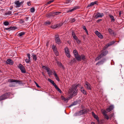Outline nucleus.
I'll use <instances>...</instances> for the list:
<instances>
[{
  "instance_id": "obj_22",
  "label": "nucleus",
  "mask_w": 124,
  "mask_h": 124,
  "mask_svg": "<svg viewBox=\"0 0 124 124\" xmlns=\"http://www.w3.org/2000/svg\"><path fill=\"white\" fill-rule=\"evenodd\" d=\"M57 64L60 67L62 68L63 69H64V66L62 65V63L59 61L57 62Z\"/></svg>"
},
{
  "instance_id": "obj_58",
  "label": "nucleus",
  "mask_w": 124,
  "mask_h": 124,
  "mask_svg": "<svg viewBox=\"0 0 124 124\" xmlns=\"http://www.w3.org/2000/svg\"><path fill=\"white\" fill-rule=\"evenodd\" d=\"M47 67H47L46 66H44V65H43L42 66V68H43V69H45V70H46V68H47Z\"/></svg>"
},
{
  "instance_id": "obj_61",
  "label": "nucleus",
  "mask_w": 124,
  "mask_h": 124,
  "mask_svg": "<svg viewBox=\"0 0 124 124\" xmlns=\"http://www.w3.org/2000/svg\"><path fill=\"white\" fill-rule=\"evenodd\" d=\"M122 86V87L124 88V82H123L121 83Z\"/></svg>"
},
{
  "instance_id": "obj_42",
  "label": "nucleus",
  "mask_w": 124,
  "mask_h": 124,
  "mask_svg": "<svg viewBox=\"0 0 124 124\" xmlns=\"http://www.w3.org/2000/svg\"><path fill=\"white\" fill-rule=\"evenodd\" d=\"M54 0H50L49 1H48V2H47V4H46L45 5H47L48 4H49L50 3L53 2L54 1Z\"/></svg>"
},
{
  "instance_id": "obj_57",
  "label": "nucleus",
  "mask_w": 124,
  "mask_h": 124,
  "mask_svg": "<svg viewBox=\"0 0 124 124\" xmlns=\"http://www.w3.org/2000/svg\"><path fill=\"white\" fill-rule=\"evenodd\" d=\"M29 19V17H26L24 18L25 20L26 21H28Z\"/></svg>"
},
{
  "instance_id": "obj_54",
  "label": "nucleus",
  "mask_w": 124,
  "mask_h": 124,
  "mask_svg": "<svg viewBox=\"0 0 124 124\" xmlns=\"http://www.w3.org/2000/svg\"><path fill=\"white\" fill-rule=\"evenodd\" d=\"M105 117L107 120H108L109 119V117L107 115H105V116H104Z\"/></svg>"
},
{
  "instance_id": "obj_16",
  "label": "nucleus",
  "mask_w": 124,
  "mask_h": 124,
  "mask_svg": "<svg viewBox=\"0 0 124 124\" xmlns=\"http://www.w3.org/2000/svg\"><path fill=\"white\" fill-rule=\"evenodd\" d=\"M45 70L47 72L49 76L52 75V72L50 70V69L48 67L47 68H46Z\"/></svg>"
},
{
  "instance_id": "obj_44",
  "label": "nucleus",
  "mask_w": 124,
  "mask_h": 124,
  "mask_svg": "<svg viewBox=\"0 0 124 124\" xmlns=\"http://www.w3.org/2000/svg\"><path fill=\"white\" fill-rule=\"evenodd\" d=\"M52 49L54 52L57 50L55 46H53Z\"/></svg>"
},
{
  "instance_id": "obj_48",
  "label": "nucleus",
  "mask_w": 124,
  "mask_h": 124,
  "mask_svg": "<svg viewBox=\"0 0 124 124\" xmlns=\"http://www.w3.org/2000/svg\"><path fill=\"white\" fill-rule=\"evenodd\" d=\"M53 15L49 13L48 14L47 16V17H50L51 16H53Z\"/></svg>"
},
{
  "instance_id": "obj_37",
  "label": "nucleus",
  "mask_w": 124,
  "mask_h": 124,
  "mask_svg": "<svg viewBox=\"0 0 124 124\" xmlns=\"http://www.w3.org/2000/svg\"><path fill=\"white\" fill-rule=\"evenodd\" d=\"M25 61L27 63H29L31 62V60L27 59L25 60Z\"/></svg>"
},
{
  "instance_id": "obj_27",
  "label": "nucleus",
  "mask_w": 124,
  "mask_h": 124,
  "mask_svg": "<svg viewBox=\"0 0 124 124\" xmlns=\"http://www.w3.org/2000/svg\"><path fill=\"white\" fill-rule=\"evenodd\" d=\"M80 56L81 58V60H82L84 61H85V57L84 55L83 54H82Z\"/></svg>"
},
{
  "instance_id": "obj_24",
  "label": "nucleus",
  "mask_w": 124,
  "mask_h": 124,
  "mask_svg": "<svg viewBox=\"0 0 124 124\" xmlns=\"http://www.w3.org/2000/svg\"><path fill=\"white\" fill-rule=\"evenodd\" d=\"M32 58L33 60L35 61H36L37 60V55H35L34 54H32Z\"/></svg>"
},
{
  "instance_id": "obj_30",
  "label": "nucleus",
  "mask_w": 124,
  "mask_h": 124,
  "mask_svg": "<svg viewBox=\"0 0 124 124\" xmlns=\"http://www.w3.org/2000/svg\"><path fill=\"white\" fill-rule=\"evenodd\" d=\"M84 114L87 113L89 111V110L87 109H84L82 110Z\"/></svg>"
},
{
  "instance_id": "obj_34",
  "label": "nucleus",
  "mask_w": 124,
  "mask_h": 124,
  "mask_svg": "<svg viewBox=\"0 0 124 124\" xmlns=\"http://www.w3.org/2000/svg\"><path fill=\"white\" fill-rule=\"evenodd\" d=\"M11 14L12 12L11 11H9L5 13V15L6 16H7V15H11Z\"/></svg>"
},
{
  "instance_id": "obj_2",
  "label": "nucleus",
  "mask_w": 124,
  "mask_h": 124,
  "mask_svg": "<svg viewBox=\"0 0 124 124\" xmlns=\"http://www.w3.org/2000/svg\"><path fill=\"white\" fill-rule=\"evenodd\" d=\"M78 85H75L73 86H72V87L70 89H69V91L70 93H72L73 94L71 95V96L70 97L72 96L73 95L74 96L76 95L77 94V91L78 90L77 88Z\"/></svg>"
},
{
  "instance_id": "obj_62",
  "label": "nucleus",
  "mask_w": 124,
  "mask_h": 124,
  "mask_svg": "<svg viewBox=\"0 0 124 124\" xmlns=\"http://www.w3.org/2000/svg\"><path fill=\"white\" fill-rule=\"evenodd\" d=\"M56 80H57L58 81H60V80L59 79V78H58V76H57V77H55Z\"/></svg>"
},
{
  "instance_id": "obj_47",
  "label": "nucleus",
  "mask_w": 124,
  "mask_h": 124,
  "mask_svg": "<svg viewBox=\"0 0 124 124\" xmlns=\"http://www.w3.org/2000/svg\"><path fill=\"white\" fill-rule=\"evenodd\" d=\"M12 27H9L8 28H5V30H8V31H10V30H12L11 29Z\"/></svg>"
},
{
  "instance_id": "obj_63",
  "label": "nucleus",
  "mask_w": 124,
  "mask_h": 124,
  "mask_svg": "<svg viewBox=\"0 0 124 124\" xmlns=\"http://www.w3.org/2000/svg\"><path fill=\"white\" fill-rule=\"evenodd\" d=\"M17 28L16 27H12L11 29L12 30H15Z\"/></svg>"
},
{
  "instance_id": "obj_4",
  "label": "nucleus",
  "mask_w": 124,
  "mask_h": 124,
  "mask_svg": "<svg viewBox=\"0 0 124 124\" xmlns=\"http://www.w3.org/2000/svg\"><path fill=\"white\" fill-rule=\"evenodd\" d=\"M73 53L74 56L77 60L80 61L81 58L80 56L78 54L77 51L76 50H73Z\"/></svg>"
},
{
  "instance_id": "obj_13",
  "label": "nucleus",
  "mask_w": 124,
  "mask_h": 124,
  "mask_svg": "<svg viewBox=\"0 0 124 124\" xmlns=\"http://www.w3.org/2000/svg\"><path fill=\"white\" fill-rule=\"evenodd\" d=\"M95 34L100 38L102 39L103 38V36L100 32L97 31H95Z\"/></svg>"
},
{
  "instance_id": "obj_6",
  "label": "nucleus",
  "mask_w": 124,
  "mask_h": 124,
  "mask_svg": "<svg viewBox=\"0 0 124 124\" xmlns=\"http://www.w3.org/2000/svg\"><path fill=\"white\" fill-rule=\"evenodd\" d=\"M65 53L67 56L69 58L70 57V50L68 47H66L64 49Z\"/></svg>"
},
{
  "instance_id": "obj_53",
  "label": "nucleus",
  "mask_w": 124,
  "mask_h": 124,
  "mask_svg": "<svg viewBox=\"0 0 124 124\" xmlns=\"http://www.w3.org/2000/svg\"><path fill=\"white\" fill-rule=\"evenodd\" d=\"M51 27L53 29H55L56 28V27L55 25H52L51 26Z\"/></svg>"
},
{
  "instance_id": "obj_10",
  "label": "nucleus",
  "mask_w": 124,
  "mask_h": 124,
  "mask_svg": "<svg viewBox=\"0 0 124 124\" xmlns=\"http://www.w3.org/2000/svg\"><path fill=\"white\" fill-rule=\"evenodd\" d=\"M115 41H111L108 43L107 44L104 46L105 49H107L109 46H111L115 42Z\"/></svg>"
},
{
  "instance_id": "obj_9",
  "label": "nucleus",
  "mask_w": 124,
  "mask_h": 124,
  "mask_svg": "<svg viewBox=\"0 0 124 124\" xmlns=\"http://www.w3.org/2000/svg\"><path fill=\"white\" fill-rule=\"evenodd\" d=\"M106 59L105 58H103L101 60L99 61L98 62L96 63V65L99 66L100 65L102 64L106 61Z\"/></svg>"
},
{
  "instance_id": "obj_7",
  "label": "nucleus",
  "mask_w": 124,
  "mask_h": 124,
  "mask_svg": "<svg viewBox=\"0 0 124 124\" xmlns=\"http://www.w3.org/2000/svg\"><path fill=\"white\" fill-rule=\"evenodd\" d=\"M8 82L10 83L16 82V83H18L19 84L22 83V81H21L18 80L13 79H9L8 80Z\"/></svg>"
},
{
  "instance_id": "obj_51",
  "label": "nucleus",
  "mask_w": 124,
  "mask_h": 124,
  "mask_svg": "<svg viewBox=\"0 0 124 124\" xmlns=\"http://www.w3.org/2000/svg\"><path fill=\"white\" fill-rule=\"evenodd\" d=\"M34 83H35V84H36V86L37 87H38V88H41V87L39 86V85L35 81H34Z\"/></svg>"
},
{
  "instance_id": "obj_17",
  "label": "nucleus",
  "mask_w": 124,
  "mask_h": 124,
  "mask_svg": "<svg viewBox=\"0 0 124 124\" xmlns=\"http://www.w3.org/2000/svg\"><path fill=\"white\" fill-rule=\"evenodd\" d=\"M97 2H98L97 1H95L93 2H91L90 3V4L88 5H87L86 8H88L89 7L93 6L95 4H96Z\"/></svg>"
},
{
  "instance_id": "obj_43",
  "label": "nucleus",
  "mask_w": 124,
  "mask_h": 124,
  "mask_svg": "<svg viewBox=\"0 0 124 124\" xmlns=\"http://www.w3.org/2000/svg\"><path fill=\"white\" fill-rule=\"evenodd\" d=\"M35 10L34 7H32L31 8V12H34Z\"/></svg>"
},
{
  "instance_id": "obj_41",
  "label": "nucleus",
  "mask_w": 124,
  "mask_h": 124,
  "mask_svg": "<svg viewBox=\"0 0 124 124\" xmlns=\"http://www.w3.org/2000/svg\"><path fill=\"white\" fill-rule=\"evenodd\" d=\"M76 20L75 18H71L70 20V22L71 23H73L75 22Z\"/></svg>"
},
{
  "instance_id": "obj_8",
  "label": "nucleus",
  "mask_w": 124,
  "mask_h": 124,
  "mask_svg": "<svg viewBox=\"0 0 124 124\" xmlns=\"http://www.w3.org/2000/svg\"><path fill=\"white\" fill-rule=\"evenodd\" d=\"M85 86L88 90H91L92 89V86L88 82H86L85 83Z\"/></svg>"
},
{
  "instance_id": "obj_40",
  "label": "nucleus",
  "mask_w": 124,
  "mask_h": 124,
  "mask_svg": "<svg viewBox=\"0 0 124 124\" xmlns=\"http://www.w3.org/2000/svg\"><path fill=\"white\" fill-rule=\"evenodd\" d=\"M62 25V23H59L58 24L55 25L56 27V28L59 27L61 26Z\"/></svg>"
},
{
  "instance_id": "obj_20",
  "label": "nucleus",
  "mask_w": 124,
  "mask_h": 124,
  "mask_svg": "<svg viewBox=\"0 0 124 124\" xmlns=\"http://www.w3.org/2000/svg\"><path fill=\"white\" fill-rule=\"evenodd\" d=\"M114 108V107L113 105L109 106L108 108H107L106 110L108 112H109L112 110Z\"/></svg>"
},
{
  "instance_id": "obj_60",
  "label": "nucleus",
  "mask_w": 124,
  "mask_h": 124,
  "mask_svg": "<svg viewBox=\"0 0 124 124\" xmlns=\"http://www.w3.org/2000/svg\"><path fill=\"white\" fill-rule=\"evenodd\" d=\"M102 21V20L101 19H99L98 20H97L96 21V22L98 23H99L101 21Z\"/></svg>"
},
{
  "instance_id": "obj_56",
  "label": "nucleus",
  "mask_w": 124,
  "mask_h": 124,
  "mask_svg": "<svg viewBox=\"0 0 124 124\" xmlns=\"http://www.w3.org/2000/svg\"><path fill=\"white\" fill-rule=\"evenodd\" d=\"M20 22L21 23H24V21L23 19H21L20 20Z\"/></svg>"
},
{
  "instance_id": "obj_38",
  "label": "nucleus",
  "mask_w": 124,
  "mask_h": 124,
  "mask_svg": "<svg viewBox=\"0 0 124 124\" xmlns=\"http://www.w3.org/2000/svg\"><path fill=\"white\" fill-rule=\"evenodd\" d=\"M61 98L62 100H63L64 101H66L68 100L67 98H65L63 96H61Z\"/></svg>"
},
{
  "instance_id": "obj_12",
  "label": "nucleus",
  "mask_w": 124,
  "mask_h": 124,
  "mask_svg": "<svg viewBox=\"0 0 124 124\" xmlns=\"http://www.w3.org/2000/svg\"><path fill=\"white\" fill-rule=\"evenodd\" d=\"M84 113L82 110H80V111L75 113L74 116H80L84 114Z\"/></svg>"
},
{
  "instance_id": "obj_19",
  "label": "nucleus",
  "mask_w": 124,
  "mask_h": 124,
  "mask_svg": "<svg viewBox=\"0 0 124 124\" xmlns=\"http://www.w3.org/2000/svg\"><path fill=\"white\" fill-rule=\"evenodd\" d=\"M79 7L77 6H75L73 7V8L70 10H69L67 12H71L73 11H74V10L77 9H78L79 8Z\"/></svg>"
},
{
  "instance_id": "obj_15",
  "label": "nucleus",
  "mask_w": 124,
  "mask_h": 124,
  "mask_svg": "<svg viewBox=\"0 0 124 124\" xmlns=\"http://www.w3.org/2000/svg\"><path fill=\"white\" fill-rule=\"evenodd\" d=\"M6 63L8 64L13 65V61L10 59H8L6 61Z\"/></svg>"
},
{
  "instance_id": "obj_50",
  "label": "nucleus",
  "mask_w": 124,
  "mask_h": 124,
  "mask_svg": "<svg viewBox=\"0 0 124 124\" xmlns=\"http://www.w3.org/2000/svg\"><path fill=\"white\" fill-rule=\"evenodd\" d=\"M60 13L59 12H54L53 13V14H54V15H57L59 14Z\"/></svg>"
},
{
  "instance_id": "obj_25",
  "label": "nucleus",
  "mask_w": 124,
  "mask_h": 124,
  "mask_svg": "<svg viewBox=\"0 0 124 124\" xmlns=\"http://www.w3.org/2000/svg\"><path fill=\"white\" fill-rule=\"evenodd\" d=\"M48 80L51 83L54 87L56 85V84L54 83V81L50 79L49 78L48 79Z\"/></svg>"
},
{
  "instance_id": "obj_35",
  "label": "nucleus",
  "mask_w": 124,
  "mask_h": 124,
  "mask_svg": "<svg viewBox=\"0 0 124 124\" xmlns=\"http://www.w3.org/2000/svg\"><path fill=\"white\" fill-rule=\"evenodd\" d=\"M74 39L76 41L77 43H78V44H79L80 43V41L78 39V37Z\"/></svg>"
},
{
  "instance_id": "obj_14",
  "label": "nucleus",
  "mask_w": 124,
  "mask_h": 124,
  "mask_svg": "<svg viewBox=\"0 0 124 124\" xmlns=\"http://www.w3.org/2000/svg\"><path fill=\"white\" fill-rule=\"evenodd\" d=\"M103 16L102 13L97 12L96 15L95 16V17L96 19H97L99 18L102 17Z\"/></svg>"
},
{
  "instance_id": "obj_1",
  "label": "nucleus",
  "mask_w": 124,
  "mask_h": 124,
  "mask_svg": "<svg viewBox=\"0 0 124 124\" xmlns=\"http://www.w3.org/2000/svg\"><path fill=\"white\" fill-rule=\"evenodd\" d=\"M106 49H105L104 47L103 50L101 51V54L96 58L95 61L100 59L103 57L105 56L108 53V51L107 50H105Z\"/></svg>"
},
{
  "instance_id": "obj_3",
  "label": "nucleus",
  "mask_w": 124,
  "mask_h": 124,
  "mask_svg": "<svg viewBox=\"0 0 124 124\" xmlns=\"http://www.w3.org/2000/svg\"><path fill=\"white\" fill-rule=\"evenodd\" d=\"M10 95V93L9 92L4 93L0 96V101L8 98L9 97Z\"/></svg>"
},
{
  "instance_id": "obj_11",
  "label": "nucleus",
  "mask_w": 124,
  "mask_h": 124,
  "mask_svg": "<svg viewBox=\"0 0 124 124\" xmlns=\"http://www.w3.org/2000/svg\"><path fill=\"white\" fill-rule=\"evenodd\" d=\"M55 40L56 42L58 44H60L61 43V40L58 35H55Z\"/></svg>"
},
{
  "instance_id": "obj_33",
  "label": "nucleus",
  "mask_w": 124,
  "mask_h": 124,
  "mask_svg": "<svg viewBox=\"0 0 124 124\" xmlns=\"http://www.w3.org/2000/svg\"><path fill=\"white\" fill-rule=\"evenodd\" d=\"M109 16L111 19V21L114 22L115 21V20L114 16H112V15H109Z\"/></svg>"
},
{
  "instance_id": "obj_36",
  "label": "nucleus",
  "mask_w": 124,
  "mask_h": 124,
  "mask_svg": "<svg viewBox=\"0 0 124 124\" xmlns=\"http://www.w3.org/2000/svg\"><path fill=\"white\" fill-rule=\"evenodd\" d=\"M51 22L49 21H46L45 22V24L47 25H49L51 23Z\"/></svg>"
},
{
  "instance_id": "obj_31",
  "label": "nucleus",
  "mask_w": 124,
  "mask_h": 124,
  "mask_svg": "<svg viewBox=\"0 0 124 124\" xmlns=\"http://www.w3.org/2000/svg\"><path fill=\"white\" fill-rule=\"evenodd\" d=\"M54 87L60 93H62V92L61 91V90L59 89V88L58 87L57 85L55 86Z\"/></svg>"
},
{
  "instance_id": "obj_64",
  "label": "nucleus",
  "mask_w": 124,
  "mask_h": 124,
  "mask_svg": "<svg viewBox=\"0 0 124 124\" xmlns=\"http://www.w3.org/2000/svg\"><path fill=\"white\" fill-rule=\"evenodd\" d=\"M93 117L97 120V119L98 118V116L96 115H95V116H94Z\"/></svg>"
},
{
  "instance_id": "obj_21",
  "label": "nucleus",
  "mask_w": 124,
  "mask_h": 124,
  "mask_svg": "<svg viewBox=\"0 0 124 124\" xmlns=\"http://www.w3.org/2000/svg\"><path fill=\"white\" fill-rule=\"evenodd\" d=\"M108 31L109 33V34L111 35H114L115 34V32L113 31L111 28L108 29Z\"/></svg>"
},
{
  "instance_id": "obj_49",
  "label": "nucleus",
  "mask_w": 124,
  "mask_h": 124,
  "mask_svg": "<svg viewBox=\"0 0 124 124\" xmlns=\"http://www.w3.org/2000/svg\"><path fill=\"white\" fill-rule=\"evenodd\" d=\"M54 52V53L55 55L57 56H58L59 55V53L56 50V51H55Z\"/></svg>"
},
{
  "instance_id": "obj_18",
  "label": "nucleus",
  "mask_w": 124,
  "mask_h": 124,
  "mask_svg": "<svg viewBox=\"0 0 124 124\" xmlns=\"http://www.w3.org/2000/svg\"><path fill=\"white\" fill-rule=\"evenodd\" d=\"M81 91L85 95L87 94V92L84 89L83 87L81 88Z\"/></svg>"
},
{
  "instance_id": "obj_59",
  "label": "nucleus",
  "mask_w": 124,
  "mask_h": 124,
  "mask_svg": "<svg viewBox=\"0 0 124 124\" xmlns=\"http://www.w3.org/2000/svg\"><path fill=\"white\" fill-rule=\"evenodd\" d=\"M27 4L28 6H30L31 5V1H29L27 2Z\"/></svg>"
},
{
  "instance_id": "obj_55",
  "label": "nucleus",
  "mask_w": 124,
  "mask_h": 124,
  "mask_svg": "<svg viewBox=\"0 0 124 124\" xmlns=\"http://www.w3.org/2000/svg\"><path fill=\"white\" fill-rule=\"evenodd\" d=\"M71 0H66V4H68L69 3H70Z\"/></svg>"
},
{
  "instance_id": "obj_32",
  "label": "nucleus",
  "mask_w": 124,
  "mask_h": 124,
  "mask_svg": "<svg viewBox=\"0 0 124 124\" xmlns=\"http://www.w3.org/2000/svg\"><path fill=\"white\" fill-rule=\"evenodd\" d=\"M77 101H75L73 103L71 104L69 106V107L70 108L72 106H73L74 105H76L77 104Z\"/></svg>"
},
{
  "instance_id": "obj_28",
  "label": "nucleus",
  "mask_w": 124,
  "mask_h": 124,
  "mask_svg": "<svg viewBox=\"0 0 124 124\" xmlns=\"http://www.w3.org/2000/svg\"><path fill=\"white\" fill-rule=\"evenodd\" d=\"M25 33L24 32H21L18 34L17 36L19 37H21L25 34Z\"/></svg>"
},
{
  "instance_id": "obj_29",
  "label": "nucleus",
  "mask_w": 124,
  "mask_h": 124,
  "mask_svg": "<svg viewBox=\"0 0 124 124\" xmlns=\"http://www.w3.org/2000/svg\"><path fill=\"white\" fill-rule=\"evenodd\" d=\"M71 34L74 39L76 38H77V37L76 36L75 33L73 31H72Z\"/></svg>"
},
{
  "instance_id": "obj_5",
  "label": "nucleus",
  "mask_w": 124,
  "mask_h": 124,
  "mask_svg": "<svg viewBox=\"0 0 124 124\" xmlns=\"http://www.w3.org/2000/svg\"><path fill=\"white\" fill-rule=\"evenodd\" d=\"M17 66L20 70L22 73H25L26 72V71L24 67L21 64H20Z\"/></svg>"
},
{
  "instance_id": "obj_45",
  "label": "nucleus",
  "mask_w": 124,
  "mask_h": 124,
  "mask_svg": "<svg viewBox=\"0 0 124 124\" xmlns=\"http://www.w3.org/2000/svg\"><path fill=\"white\" fill-rule=\"evenodd\" d=\"M15 86V84L13 83L10 84L9 85V86L10 87H14Z\"/></svg>"
},
{
  "instance_id": "obj_23",
  "label": "nucleus",
  "mask_w": 124,
  "mask_h": 124,
  "mask_svg": "<svg viewBox=\"0 0 124 124\" xmlns=\"http://www.w3.org/2000/svg\"><path fill=\"white\" fill-rule=\"evenodd\" d=\"M15 4L16 5V7L18 8L20 7L21 6L20 2L19 0H18L15 2Z\"/></svg>"
},
{
  "instance_id": "obj_26",
  "label": "nucleus",
  "mask_w": 124,
  "mask_h": 124,
  "mask_svg": "<svg viewBox=\"0 0 124 124\" xmlns=\"http://www.w3.org/2000/svg\"><path fill=\"white\" fill-rule=\"evenodd\" d=\"M76 62V60L75 59L73 58L72 60H71L69 62V64L70 65H71L74 63H75Z\"/></svg>"
},
{
  "instance_id": "obj_52",
  "label": "nucleus",
  "mask_w": 124,
  "mask_h": 124,
  "mask_svg": "<svg viewBox=\"0 0 124 124\" xmlns=\"http://www.w3.org/2000/svg\"><path fill=\"white\" fill-rule=\"evenodd\" d=\"M53 71L54 72L53 74L54 75V77H57V75L56 74V72L54 70Z\"/></svg>"
},
{
  "instance_id": "obj_46",
  "label": "nucleus",
  "mask_w": 124,
  "mask_h": 124,
  "mask_svg": "<svg viewBox=\"0 0 124 124\" xmlns=\"http://www.w3.org/2000/svg\"><path fill=\"white\" fill-rule=\"evenodd\" d=\"M27 55L28 57V59L31 60V58L30 54L29 53H28L27 54Z\"/></svg>"
},
{
  "instance_id": "obj_39",
  "label": "nucleus",
  "mask_w": 124,
  "mask_h": 124,
  "mask_svg": "<svg viewBox=\"0 0 124 124\" xmlns=\"http://www.w3.org/2000/svg\"><path fill=\"white\" fill-rule=\"evenodd\" d=\"M3 24L5 26H7L9 24V23L8 22L5 21L4 22Z\"/></svg>"
}]
</instances>
